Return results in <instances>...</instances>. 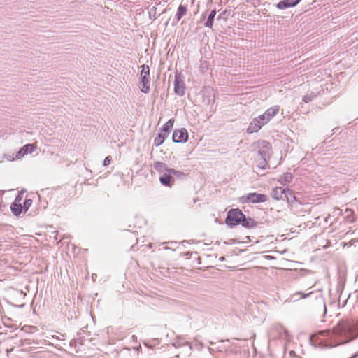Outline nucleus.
<instances>
[{
  "mask_svg": "<svg viewBox=\"0 0 358 358\" xmlns=\"http://www.w3.org/2000/svg\"><path fill=\"white\" fill-rule=\"evenodd\" d=\"M217 11L216 9H213L210 11V13L207 15V18L206 22L203 23V25L205 27L207 28H213V22L215 20V17L216 16Z\"/></svg>",
  "mask_w": 358,
  "mask_h": 358,
  "instance_id": "17",
  "label": "nucleus"
},
{
  "mask_svg": "<svg viewBox=\"0 0 358 358\" xmlns=\"http://www.w3.org/2000/svg\"><path fill=\"white\" fill-rule=\"evenodd\" d=\"M267 195L256 192L249 193L241 197V201L243 203H259L266 202Z\"/></svg>",
  "mask_w": 358,
  "mask_h": 358,
  "instance_id": "5",
  "label": "nucleus"
},
{
  "mask_svg": "<svg viewBox=\"0 0 358 358\" xmlns=\"http://www.w3.org/2000/svg\"><path fill=\"white\" fill-rule=\"evenodd\" d=\"M267 159H255V162L257 163V166L259 169H266V167L268 166Z\"/></svg>",
  "mask_w": 358,
  "mask_h": 358,
  "instance_id": "26",
  "label": "nucleus"
},
{
  "mask_svg": "<svg viewBox=\"0 0 358 358\" xmlns=\"http://www.w3.org/2000/svg\"><path fill=\"white\" fill-rule=\"evenodd\" d=\"M285 188L277 187L272 189L271 196L275 200H284Z\"/></svg>",
  "mask_w": 358,
  "mask_h": 358,
  "instance_id": "15",
  "label": "nucleus"
},
{
  "mask_svg": "<svg viewBox=\"0 0 358 358\" xmlns=\"http://www.w3.org/2000/svg\"><path fill=\"white\" fill-rule=\"evenodd\" d=\"M285 199H286L287 202L290 203L297 201L296 197L294 195L293 192L289 189H285L284 200Z\"/></svg>",
  "mask_w": 358,
  "mask_h": 358,
  "instance_id": "23",
  "label": "nucleus"
},
{
  "mask_svg": "<svg viewBox=\"0 0 358 358\" xmlns=\"http://www.w3.org/2000/svg\"><path fill=\"white\" fill-rule=\"evenodd\" d=\"M257 224V223L254 219L249 217H247L245 215V217L241 220V223L240 224V225L247 229H253Z\"/></svg>",
  "mask_w": 358,
  "mask_h": 358,
  "instance_id": "18",
  "label": "nucleus"
},
{
  "mask_svg": "<svg viewBox=\"0 0 358 358\" xmlns=\"http://www.w3.org/2000/svg\"><path fill=\"white\" fill-rule=\"evenodd\" d=\"M227 10H224L222 13H220L217 17V20H220L224 15L227 14Z\"/></svg>",
  "mask_w": 358,
  "mask_h": 358,
  "instance_id": "33",
  "label": "nucleus"
},
{
  "mask_svg": "<svg viewBox=\"0 0 358 358\" xmlns=\"http://www.w3.org/2000/svg\"><path fill=\"white\" fill-rule=\"evenodd\" d=\"M35 149V146L34 144H27L22 148L23 153L22 155H24L25 154L31 153L34 152Z\"/></svg>",
  "mask_w": 358,
  "mask_h": 358,
  "instance_id": "25",
  "label": "nucleus"
},
{
  "mask_svg": "<svg viewBox=\"0 0 358 358\" xmlns=\"http://www.w3.org/2000/svg\"><path fill=\"white\" fill-rule=\"evenodd\" d=\"M159 182L160 183L166 187H171L175 182V179L172 176V173L169 171L167 173H164L159 176Z\"/></svg>",
  "mask_w": 358,
  "mask_h": 358,
  "instance_id": "10",
  "label": "nucleus"
},
{
  "mask_svg": "<svg viewBox=\"0 0 358 358\" xmlns=\"http://www.w3.org/2000/svg\"><path fill=\"white\" fill-rule=\"evenodd\" d=\"M111 160H112L111 157L107 156L103 162V166H106L109 165L111 162Z\"/></svg>",
  "mask_w": 358,
  "mask_h": 358,
  "instance_id": "32",
  "label": "nucleus"
},
{
  "mask_svg": "<svg viewBox=\"0 0 358 358\" xmlns=\"http://www.w3.org/2000/svg\"><path fill=\"white\" fill-rule=\"evenodd\" d=\"M269 338L271 339H280L282 341H285L284 348L286 349V345L288 342H289L291 339V336L289 335L287 330L280 324H276L273 327L269 333Z\"/></svg>",
  "mask_w": 358,
  "mask_h": 358,
  "instance_id": "2",
  "label": "nucleus"
},
{
  "mask_svg": "<svg viewBox=\"0 0 358 358\" xmlns=\"http://www.w3.org/2000/svg\"><path fill=\"white\" fill-rule=\"evenodd\" d=\"M188 133L185 128L176 129L173 131L172 140L175 143H185L188 140Z\"/></svg>",
  "mask_w": 358,
  "mask_h": 358,
  "instance_id": "9",
  "label": "nucleus"
},
{
  "mask_svg": "<svg viewBox=\"0 0 358 358\" xmlns=\"http://www.w3.org/2000/svg\"><path fill=\"white\" fill-rule=\"evenodd\" d=\"M289 356L292 357H296V354H295V352L292 350H291L289 352Z\"/></svg>",
  "mask_w": 358,
  "mask_h": 358,
  "instance_id": "35",
  "label": "nucleus"
},
{
  "mask_svg": "<svg viewBox=\"0 0 358 358\" xmlns=\"http://www.w3.org/2000/svg\"><path fill=\"white\" fill-rule=\"evenodd\" d=\"M24 191L22 190V191L18 194V195L15 197L14 202H17V203H20V201H22V194H24Z\"/></svg>",
  "mask_w": 358,
  "mask_h": 358,
  "instance_id": "31",
  "label": "nucleus"
},
{
  "mask_svg": "<svg viewBox=\"0 0 358 358\" xmlns=\"http://www.w3.org/2000/svg\"><path fill=\"white\" fill-rule=\"evenodd\" d=\"M316 96V95L315 94L314 92H311L310 93H308L306 94L303 97V101L304 103H309Z\"/></svg>",
  "mask_w": 358,
  "mask_h": 358,
  "instance_id": "28",
  "label": "nucleus"
},
{
  "mask_svg": "<svg viewBox=\"0 0 358 358\" xmlns=\"http://www.w3.org/2000/svg\"><path fill=\"white\" fill-rule=\"evenodd\" d=\"M296 294H300L301 299H305V298L310 296L311 295H314V298L316 301L317 306L320 308L323 309V314L325 315L327 313V306H326L324 298L323 295L322 294L320 289H319L316 292H315L313 291H311L308 293H303L301 292H298L296 294H294V295H296Z\"/></svg>",
  "mask_w": 358,
  "mask_h": 358,
  "instance_id": "4",
  "label": "nucleus"
},
{
  "mask_svg": "<svg viewBox=\"0 0 358 358\" xmlns=\"http://www.w3.org/2000/svg\"><path fill=\"white\" fill-rule=\"evenodd\" d=\"M207 15V10L205 11L202 15H201V20L202 19H205L206 16Z\"/></svg>",
  "mask_w": 358,
  "mask_h": 358,
  "instance_id": "37",
  "label": "nucleus"
},
{
  "mask_svg": "<svg viewBox=\"0 0 358 358\" xmlns=\"http://www.w3.org/2000/svg\"><path fill=\"white\" fill-rule=\"evenodd\" d=\"M140 79V84L142 86L141 92L148 94L150 91V74L141 73Z\"/></svg>",
  "mask_w": 358,
  "mask_h": 358,
  "instance_id": "11",
  "label": "nucleus"
},
{
  "mask_svg": "<svg viewBox=\"0 0 358 358\" xmlns=\"http://www.w3.org/2000/svg\"><path fill=\"white\" fill-rule=\"evenodd\" d=\"M301 2V0H282L279 1L276 6L278 9L284 10L288 8L294 7Z\"/></svg>",
  "mask_w": 358,
  "mask_h": 358,
  "instance_id": "13",
  "label": "nucleus"
},
{
  "mask_svg": "<svg viewBox=\"0 0 358 358\" xmlns=\"http://www.w3.org/2000/svg\"><path fill=\"white\" fill-rule=\"evenodd\" d=\"M350 331L349 324L345 321L339 322L332 330L327 329L320 331L310 336V343L321 349L331 348L343 343L339 337L346 335Z\"/></svg>",
  "mask_w": 358,
  "mask_h": 358,
  "instance_id": "1",
  "label": "nucleus"
},
{
  "mask_svg": "<svg viewBox=\"0 0 358 358\" xmlns=\"http://www.w3.org/2000/svg\"><path fill=\"white\" fill-rule=\"evenodd\" d=\"M279 106H274L267 109L263 114L259 115V120H261L262 124H266L273 117L279 112Z\"/></svg>",
  "mask_w": 358,
  "mask_h": 358,
  "instance_id": "7",
  "label": "nucleus"
},
{
  "mask_svg": "<svg viewBox=\"0 0 358 358\" xmlns=\"http://www.w3.org/2000/svg\"><path fill=\"white\" fill-rule=\"evenodd\" d=\"M225 259V257L222 256L220 257L219 260L221 261V262H223L224 260Z\"/></svg>",
  "mask_w": 358,
  "mask_h": 358,
  "instance_id": "39",
  "label": "nucleus"
},
{
  "mask_svg": "<svg viewBox=\"0 0 358 358\" xmlns=\"http://www.w3.org/2000/svg\"><path fill=\"white\" fill-rule=\"evenodd\" d=\"M245 217V214L238 208H232L227 213L225 220L226 224L231 227L240 225L241 220Z\"/></svg>",
  "mask_w": 358,
  "mask_h": 358,
  "instance_id": "3",
  "label": "nucleus"
},
{
  "mask_svg": "<svg viewBox=\"0 0 358 358\" xmlns=\"http://www.w3.org/2000/svg\"><path fill=\"white\" fill-rule=\"evenodd\" d=\"M17 306L20 307V308H23L24 306V303L20 304V305H17Z\"/></svg>",
  "mask_w": 358,
  "mask_h": 358,
  "instance_id": "41",
  "label": "nucleus"
},
{
  "mask_svg": "<svg viewBox=\"0 0 358 358\" xmlns=\"http://www.w3.org/2000/svg\"><path fill=\"white\" fill-rule=\"evenodd\" d=\"M52 337L54 339H59V337L57 336H56V335H53Z\"/></svg>",
  "mask_w": 358,
  "mask_h": 358,
  "instance_id": "40",
  "label": "nucleus"
},
{
  "mask_svg": "<svg viewBox=\"0 0 358 358\" xmlns=\"http://www.w3.org/2000/svg\"><path fill=\"white\" fill-rule=\"evenodd\" d=\"M141 67H142V70H141V73L150 74V67L148 65L143 64Z\"/></svg>",
  "mask_w": 358,
  "mask_h": 358,
  "instance_id": "30",
  "label": "nucleus"
},
{
  "mask_svg": "<svg viewBox=\"0 0 358 358\" xmlns=\"http://www.w3.org/2000/svg\"><path fill=\"white\" fill-rule=\"evenodd\" d=\"M173 123H174V120L170 119L167 122H166L163 125L160 131H162L164 134H167V135H169V134L170 133V131H171V129L173 127Z\"/></svg>",
  "mask_w": 358,
  "mask_h": 358,
  "instance_id": "22",
  "label": "nucleus"
},
{
  "mask_svg": "<svg viewBox=\"0 0 358 358\" xmlns=\"http://www.w3.org/2000/svg\"><path fill=\"white\" fill-rule=\"evenodd\" d=\"M262 121L259 120V117L253 118L247 129V131L249 134L258 131L264 124H262Z\"/></svg>",
  "mask_w": 358,
  "mask_h": 358,
  "instance_id": "12",
  "label": "nucleus"
},
{
  "mask_svg": "<svg viewBox=\"0 0 358 358\" xmlns=\"http://www.w3.org/2000/svg\"><path fill=\"white\" fill-rule=\"evenodd\" d=\"M23 153V150H22V148L17 152V157H18L19 156H22Z\"/></svg>",
  "mask_w": 358,
  "mask_h": 358,
  "instance_id": "36",
  "label": "nucleus"
},
{
  "mask_svg": "<svg viewBox=\"0 0 358 358\" xmlns=\"http://www.w3.org/2000/svg\"><path fill=\"white\" fill-rule=\"evenodd\" d=\"M153 167L161 175L169 172V171L171 169V168L167 167L165 163L159 161L155 162L153 163Z\"/></svg>",
  "mask_w": 358,
  "mask_h": 358,
  "instance_id": "16",
  "label": "nucleus"
},
{
  "mask_svg": "<svg viewBox=\"0 0 358 358\" xmlns=\"http://www.w3.org/2000/svg\"><path fill=\"white\" fill-rule=\"evenodd\" d=\"M173 345L176 348L187 347V352H190L193 349L192 345L190 343L184 341L180 336L177 337V340L173 343Z\"/></svg>",
  "mask_w": 358,
  "mask_h": 358,
  "instance_id": "14",
  "label": "nucleus"
},
{
  "mask_svg": "<svg viewBox=\"0 0 358 358\" xmlns=\"http://www.w3.org/2000/svg\"><path fill=\"white\" fill-rule=\"evenodd\" d=\"M167 137H168L167 134H164V133L160 131L159 133H158L157 136L154 139V145L156 147H159L164 143V140Z\"/></svg>",
  "mask_w": 358,
  "mask_h": 358,
  "instance_id": "20",
  "label": "nucleus"
},
{
  "mask_svg": "<svg viewBox=\"0 0 358 358\" xmlns=\"http://www.w3.org/2000/svg\"><path fill=\"white\" fill-rule=\"evenodd\" d=\"M174 92L179 96H183L185 93V85L180 73L175 74Z\"/></svg>",
  "mask_w": 358,
  "mask_h": 358,
  "instance_id": "8",
  "label": "nucleus"
},
{
  "mask_svg": "<svg viewBox=\"0 0 358 358\" xmlns=\"http://www.w3.org/2000/svg\"><path fill=\"white\" fill-rule=\"evenodd\" d=\"M169 171L171 173H172V176L173 178H179V179H182L183 178H185L186 176V174L184 172L176 170L174 169H171Z\"/></svg>",
  "mask_w": 358,
  "mask_h": 358,
  "instance_id": "24",
  "label": "nucleus"
},
{
  "mask_svg": "<svg viewBox=\"0 0 358 358\" xmlns=\"http://www.w3.org/2000/svg\"><path fill=\"white\" fill-rule=\"evenodd\" d=\"M152 10H155V11L156 10V8L152 7Z\"/></svg>",
  "mask_w": 358,
  "mask_h": 358,
  "instance_id": "42",
  "label": "nucleus"
},
{
  "mask_svg": "<svg viewBox=\"0 0 358 358\" xmlns=\"http://www.w3.org/2000/svg\"><path fill=\"white\" fill-rule=\"evenodd\" d=\"M10 210L12 213L15 216H19L23 211V207L21 203L17 202H13L10 206Z\"/></svg>",
  "mask_w": 358,
  "mask_h": 358,
  "instance_id": "19",
  "label": "nucleus"
},
{
  "mask_svg": "<svg viewBox=\"0 0 358 358\" xmlns=\"http://www.w3.org/2000/svg\"><path fill=\"white\" fill-rule=\"evenodd\" d=\"M187 11V9L185 6L180 5L178 8L177 13L175 16L177 21L180 20V19L186 15Z\"/></svg>",
  "mask_w": 358,
  "mask_h": 358,
  "instance_id": "21",
  "label": "nucleus"
},
{
  "mask_svg": "<svg viewBox=\"0 0 358 358\" xmlns=\"http://www.w3.org/2000/svg\"><path fill=\"white\" fill-rule=\"evenodd\" d=\"M259 150L256 152L255 159H269L271 156V145L268 141H262L258 143Z\"/></svg>",
  "mask_w": 358,
  "mask_h": 358,
  "instance_id": "6",
  "label": "nucleus"
},
{
  "mask_svg": "<svg viewBox=\"0 0 358 358\" xmlns=\"http://www.w3.org/2000/svg\"><path fill=\"white\" fill-rule=\"evenodd\" d=\"M293 178L292 174L291 173H285L283 176V178L281 179V183H289L292 182Z\"/></svg>",
  "mask_w": 358,
  "mask_h": 358,
  "instance_id": "27",
  "label": "nucleus"
},
{
  "mask_svg": "<svg viewBox=\"0 0 358 358\" xmlns=\"http://www.w3.org/2000/svg\"><path fill=\"white\" fill-rule=\"evenodd\" d=\"M16 292H17V294L19 296H22V295H23L24 296H26V293H24L22 290H20V291L17 290Z\"/></svg>",
  "mask_w": 358,
  "mask_h": 358,
  "instance_id": "34",
  "label": "nucleus"
},
{
  "mask_svg": "<svg viewBox=\"0 0 358 358\" xmlns=\"http://www.w3.org/2000/svg\"><path fill=\"white\" fill-rule=\"evenodd\" d=\"M349 358H358V352Z\"/></svg>",
  "mask_w": 358,
  "mask_h": 358,
  "instance_id": "38",
  "label": "nucleus"
},
{
  "mask_svg": "<svg viewBox=\"0 0 358 358\" xmlns=\"http://www.w3.org/2000/svg\"><path fill=\"white\" fill-rule=\"evenodd\" d=\"M33 203V201L31 199H26L22 205L23 210L26 213Z\"/></svg>",
  "mask_w": 358,
  "mask_h": 358,
  "instance_id": "29",
  "label": "nucleus"
}]
</instances>
